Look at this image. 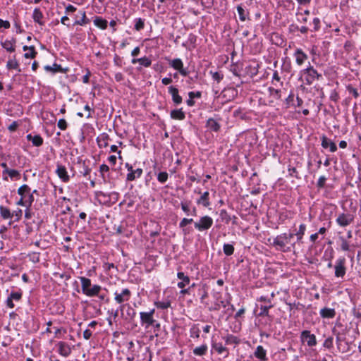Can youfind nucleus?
<instances>
[{
    "label": "nucleus",
    "mask_w": 361,
    "mask_h": 361,
    "mask_svg": "<svg viewBox=\"0 0 361 361\" xmlns=\"http://www.w3.org/2000/svg\"><path fill=\"white\" fill-rule=\"evenodd\" d=\"M294 236L293 233H283L276 235L271 243V245L276 250L288 252L291 251V248H295V243H291V240Z\"/></svg>",
    "instance_id": "1"
},
{
    "label": "nucleus",
    "mask_w": 361,
    "mask_h": 361,
    "mask_svg": "<svg viewBox=\"0 0 361 361\" xmlns=\"http://www.w3.org/2000/svg\"><path fill=\"white\" fill-rule=\"evenodd\" d=\"M274 307L271 299L268 296L261 295L256 298L253 312L257 317H269V310Z\"/></svg>",
    "instance_id": "2"
},
{
    "label": "nucleus",
    "mask_w": 361,
    "mask_h": 361,
    "mask_svg": "<svg viewBox=\"0 0 361 361\" xmlns=\"http://www.w3.org/2000/svg\"><path fill=\"white\" fill-rule=\"evenodd\" d=\"M79 280L81 283L82 293L89 298L96 297V295H98L102 290L100 285H92L91 280L89 278L80 276Z\"/></svg>",
    "instance_id": "3"
},
{
    "label": "nucleus",
    "mask_w": 361,
    "mask_h": 361,
    "mask_svg": "<svg viewBox=\"0 0 361 361\" xmlns=\"http://www.w3.org/2000/svg\"><path fill=\"white\" fill-rule=\"evenodd\" d=\"M300 73L301 78L307 85H312L316 80L322 79V73L310 64L306 68L301 70Z\"/></svg>",
    "instance_id": "4"
},
{
    "label": "nucleus",
    "mask_w": 361,
    "mask_h": 361,
    "mask_svg": "<svg viewBox=\"0 0 361 361\" xmlns=\"http://www.w3.org/2000/svg\"><path fill=\"white\" fill-rule=\"evenodd\" d=\"M114 295V300L116 303L119 305L121 314L123 316L124 309L128 305L126 302L130 300L132 296V292L129 288H126L121 290H116Z\"/></svg>",
    "instance_id": "5"
},
{
    "label": "nucleus",
    "mask_w": 361,
    "mask_h": 361,
    "mask_svg": "<svg viewBox=\"0 0 361 361\" xmlns=\"http://www.w3.org/2000/svg\"><path fill=\"white\" fill-rule=\"evenodd\" d=\"M154 313L155 309H152L148 312H140V324L145 329H147L149 327L152 326V324L154 323Z\"/></svg>",
    "instance_id": "6"
},
{
    "label": "nucleus",
    "mask_w": 361,
    "mask_h": 361,
    "mask_svg": "<svg viewBox=\"0 0 361 361\" xmlns=\"http://www.w3.org/2000/svg\"><path fill=\"white\" fill-rule=\"evenodd\" d=\"M213 219L205 215L200 218L198 221L194 223V227L198 231L202 232L209 230L213 225Z\"/></svg>",
    "instance_id": "7"
},
{
    "label": "nucleus",
    "mask_w": 361,
    "mask_h": 361,
    "mask_svg": "<svg viewBox=\"0 0 361 361\" xmlns=\"http://www.w3.org/2000/svg\"><path fill=\"white\" fill-rule=\"evenodd\" d=\"M168 63L171 68L177 71L182 76L186 77L188 75L189 71L187 68L184 67V64L181 59L176 58L173 59H168Z\"/></svg>",
    "instance_id": "8"
},
{
    "label": "nucleus",
    "mask_w": 361,
    "mask_h": 361,
    "mask_svg": "<svg viewBox=\"0 0 361 361\" xmlns=\"http://www.w3.org/2000/svg\"><path fill=\"white\" fill-rule=\"evenodd\" d=\"M355 215L351 213H340L336 219V223L340 227H347L354 222Z\"/></svg>",
    "instance_id": "9"
},
{
    "label": "nucleus",
    "mask_w": 361,
    "mask_h": 361,
    "mask_svg": "<svg viewBox=\"0 0 361 361\" xmlns=\"http://www.w3.org/2000/svg\"><path fill=\"white\" fill-rule=\"evenodd\" d=\"M345 258L344 257H340L336 262L334 267L335 269V276L337 278H343L346 273L345 267Z\"/></svg>",
    "instance_id": "10"
},
{
    "label": "nucleus",
    "mask_w": 361,
    "mask_h": 361,
    "mask_svg": "<svg viewBox=\"0 0 361 361\" xmlns=\"http://www.w3.org/2000/svg\"><path fill=\"white\" fill-rule=\"evenodd\" d=\"M23 298V290L18 289L17 291H12L6 300L7 307L13 309L15 307L13 301L20 302Z\"/></svg>",
    "instance_id": "11"
},
{
    "label": "nucleus",
    "mask_w": 361,
    "mask_h": 361,
    "mask_svg": "<svg viewBox=\"0 0 361 361\" xmlns=\"http://www.w3.org/2000/svg\"><path fill=\"white\" fill-rule=\"evenodd\" d=\"M57 353L62 357H67L72 353L71 345L65 341H59L55 345Z\"/></svg>",
    "instance_id": "12"
},
{
    "label": "nucleus",
    "mask_w": 361,
    "mask_h": 361,
    "mask_svg": "<svg viewBox=\"0 0 361 361\" xmlns=\"http://www.w3.org/2000/svg\"><path fill=\"white\" fill-rule=\"evenodd\" d=\"M300 339L302 342H306L309 347H314L317 343L316 336L311 334L309 330H304L301 332Z\"/></svg>",
    "instance_id": "13"
},
{
    "label": "nucleus",
    "mask_w": 361,
    "mask_h": 361,
    "mask_svg": "<svg viewBox=\"0 0 361 361\" xmlns=\"http://www.w3.org/2000/svg\"><path fill=\"white\" fill-rule=\"evenodd\" d=\"M221 292H215L213 293V297L215 299L216 302L214 304L213 307H209V311H219L221 307L225 308L227 306V304L229 302H225L221 299Z\"/></svg>",
    "instance_id": "14"
},
{
    "label": "nucleus",
    "mask_w": 361,
    "mask_h": 361,
    "mask_svg": "<svg viewBox=\"0 0 361 361\" xmlns=\"http://www.w3.org/2000/svg\"><path fill=\"white\" fill-rule=\"evenodd\" d=\"M55 173L63 183H66L70 181V176L65 166L57 164Z\"/></svg>",
    "instance_id": "15"
},
{
    "label": "nucleus",
    "mask_w": 361,
    "mask_h": 361,
    "mask_svg": "<svg viewBox=\"0 0 361 361\" xmlns=\"http://www.w3.org/2000/svg\"><path fill=\"white\" fill-rule=\"evenodd\" d=\"M17 39L16 37H12L11 39H6L4 41H1V46L9 53H13L16 51Z\"/></svg>",
    "instance_id": "16"
},
{
    "label": "nucleus",
    "mask_w": 361,
    "mask_h": 361,
    "mask_svg": "<svg viewBox=\"0 0 361 361\" xmlns=\"http://www.w3.org/2000/svg\"><path fill=\"white\" fill-rule=\"evenodd\" d=\"M293 57L295 58V63L298 66H302L308 59L307 54L300 48H297L295 50Z\"/></svg>",
    "instance_id": "17"
},
{
    "label": "nucleus",
    "mask_w": 361,
    "mask_h": 361,
    "mask_svg": "<svg viewBox=\"0 0 361 361\" xmlns=\"http://www.w3.org/2000/svg\"><path fill=\"white\" fill-rule=\"evenodd\" d=\"M168 92L171 95L173 102L179 105L183 102V98L179 94L178 89L175 86H170L168 87Z\"/></svg>",
    "instance_id": "18"
},
{
    "label": "nucleus",
    "mask_w": 361,
    "mask_h": 361,
    "mask_svg": "<svg viewBox=\"0 0 361 361\" xmlns=\"http://www.w3.org/2000/svg\"><path fill=\"white\" fill-rule=\"evenodd\" d=\"M321 145L324 149L329 148L331 152H335L337 150V146L334 142L323 135L321 137Z\"/></svg>",
    "instance_id": "19"
},
{
    "label": "nucleus",
    "mask_w": 361,
    "mask_h": 361,
    "mask_svg": "<svg viewBox=\"0 0 361 361\" xmlns=\"http://www.w3.org/2000/svg\"><path fill=\"white\" fill-rule=\"evenodd\" d=\"M6 67L8 70H16L18 73L21 72L20 63L16 59V55H13L12 56H10L6 63Z\"/></svg>",
    "instance_id": "20"
},
{
    "label": "nucleus",
    "mask_w": 361,
    "mask_h": 361,
    "mask_svg": "<svg viewBox=\"0 0 361 361\" xmlns=\"http://www.w3.org/2000/svg\"><path fill=\"white\" fill-rule=\"evenodd\" d=\"M254 356L259 361H267L268 357L267 355V350L264 348L262 345H257L255 352Z\"/></svg>",
    "instance_id": "21"
},
{
    "label": "nucleus",
    "mask_w": 361,
    "mask_h": 361,
    "mask_svg": "<svg viewBox=\"0 0 361 361\" xmlns=\"http://www.w3.org/2000/svg\"><path fill=\"white\" fill-rule=\"evenodd\" d=\"M23 50L24 51H25V53L23 55V57L26 59H35L38 54L37 51H36L35 46L24 45L23 47Z\"/></svg>",
    "instance_id": "22"
},
{
    "label": "nucleus",
    "mask_w": 361,
    "mask_h": 361,
    "mask_svg": "<svg viewBox=\"0 0 361 361\" xmlns=\"http://www.w3.org/2000/svg\"><path fill=\"white\" fill-rule=\"evenodd\" d=\"M319 314L323 319H333L336 317V312L334 308L326 307L320 310Z\"/></svg>",
    "instance_id": "23"
},
{
    "label": "nucleus",
    "mask_w": 361,
    "mask_h": 361,
    "mask_svg": "<svg viewBox=\"0 0 361 361\" xmlns=\"http://www.w3.org/2000/svg\"><path fill=\"white\" fill-rule=\"evenodd\" d=\"M111 140L109 135L103 133L97 137V142L99 148H105L109 145V141Z\"/></svg>",
    "instance_id": "24"
},
{
    "label": "nucleus",
    "mask_w": 361,
    "mask_h": 361,
    "mask_svg": "<svg viewBox=\"0 0 361 361\" xmlns=\"http://www.w3.org/2000/svg\"><path fill=\"white\" fill-rule=\"evenodd\" d=\"M338 242L340 245V249L343 252H350L353 245H351L350 241L348 240L344 236L341 235L338 237Z\"/></svg>",
    "instance_id": "25"
},
{
    "label": "nucleus",
    "mask_w": 361,
    "mask_h": 361,
    "mask_svg": "<svg viewBox=\"0 0 361 361\" xmlns=\"http://www.w3.org/2000/svg\"><path fill=\"white\" fill-rule=\"evenodd\" d=\"M177 278L180 280L177 283V286L178 288H185L186 286L189 285L190 283V279L188 276L185 275L182 271H178L177 273Z\"/></svg>",
    "instance_id": "26"
},
{
    "label": "nucleus",
    "mask_w": 361,
    "mask_h": 361,
    "mask_svg": "<svg viewBox=\"0 0 361 361\" xmlns=\"http://www.w3.org/2000/svg\"><path fill=\"white\" fill-rule=\"evenodd\" d=\"M206 127L209 128L211 131L217 133L221 129V125L219 121L213 118H209L207 119L206 123Z\"/></svg>",
    "instance_id": "27"
},
{
    "label": "nucleus",
    "mask_w": 361,
    "mask_h": 361,
    "mask_svg": "<svg viewBox=\"0 0 361 361\" xmlns=\"http://www.w3.org/2000/svg\"><path fill=\"white\" fill-rule=\"evenodd\" d=\"M32 18L35 23L42 26L44 25V21H43L44 15L39 8H35L33 11Z\"/></svg>",
    "instance_id": "28"
},
{
    "label": "nucleus",
    "mask_w": 361,
    "mask_h": 361,
    "mask_svg": "<svg viewBox=\"0 0 361 361\" xmlns=\"http://www.w3.org/2000/svg\"><path fill=\"white\" fill-rule=\"evenodd\" d=\"M212 348L219 355L225 353V357H228L229 355L228 349L224 346L221 343L212 342Z\"/></svg>",
    "instance_id": "29"
},
{
    "label": "nucleus",
    "mask_w": 361,
    "mask_h": 361,
    "mask_svg": "<svg viewBox=\"0 0 361 361\" xmlns=\"http://www.w3.org/2000/svg\"><path fill=\"white\" fill-rule=\"evenodd\" d=\"M26 138L28 141L32 142V145L35 147H40L44 142V140L40 135H32V134H28Z\"/></svg>",
    "instance_id": "30"
},
{
    "label": "nucleus",
    "mask_w": 361,
    "mask_h": 361,
    "mask_svg": "<svg viewBox=\"0 0 361 361\" xmlns=\"http://www.w3.org/2000/svg\"><path fill=\"white\" fill-rule=\"evenodd\" d=\"M236 9L240 21L245 22L246 20H250L249 11L245 10L241 4L238 5Z\"/></svg>",
    "instance_id": "31"
},
{
    "label": "nucleus",
    "mask_w": 361,
    "mask_h": 361,
    "mask_svg": "<svg viewBox=\"0 0 361 361\" xmlns=\"http://www.w3.org/2000/svg\"><path fill=\"white\" fill-rule=\"evenodd\" d=\"M197 204H201L204 206V207H208L211 202L209 201V192L208 191L204 192L200 198L197 200Z\"/></svg>",
    "instance_id": "32"
},
{
    "label": "nucleus",
    "mask_w": 361,
    "mask_h": 361,
    "mask_svg": "<svg viewBox=\"0 0 361 361\" xmlns=\"http://www.w3.org/2000/svg\"><path fill=\"white\" fill-rule=\"evenodd\" d=\"M131 63L133 64L138 63L140 66L148 68L152 65V60L147 56H144L140 59L133 58L131 60Z\"/></svg>",
    "instance_id": "33"
},
{
    "label": "nucleus",
    "mask_w": 361,
    "mask_h": 361,
    "mask_svg": "<svg viewBox=\"0 0 361 361\" xmlns=\"http://www.w3.org/2000/svg\"><path fill=\"white\" fill-rule=\"evenodd\" d=\"M143 171L142 169L138 168L135 170L133 169L130 173L127 174L126 180L128 181H133L136 178H139L142 175Z\"/></svg>",
    "instance_id": "34"
},
{
    "label": "nucleus",
    "mask_w": 361,
    "mask_h": 361,
    "mask_svg": "<svg viewBox=\"0 0 361 361\" xmlns=\"http://www.w3.org/2000/svg\"><path fill=\"white\" fill-rule=\"evenodd\" d=\"M44 69L47 72H51L53 74H55L56 73H65L62 66L60 64H57L56 63H54L52 66H44Z\"/></svg>",
    "instance_id": "35"
},
{
    "label": "nucleus",
    "mask_w": 361,
    "mask_h": 361,
    "mask_svg": "<svg viewBox=\"0 0 361 361\" xmlns=\"http://www.w3.org/2000/svg\"><path fill=\"white\" fill-rule=\"evenodd\" d=\"M198 294L200 295V300L202 304H204L206 307L208 305V303L205 302V300L208 298L209 293L208 289L206 285H203L202 288H199Z\"/></svg>",
    "instance_id": "36"
},
{
    "label": "nucleus",
    "mask_w": 361,
    "mask_h": 361,
    "mask_svg": "<svg viewBox=\"0 0 361 361\" xmlns=\"http://www.w3.org/2000/svg\"><path fill=\"white\" fill-rule=\"evenodd\" d=\"M223 339L225 341L226 345H238L240 343V339L233 334H227L223 337Z\"/></svg>",
    "instance_id": "37"
},
{
    "label": "nucleus",
    "mask_w": 361,
    "mask_h": 361,
    "mask_svg": "<svg viewBox=\"0 0 361 361\" xmlns=\"http://www.w3.org/2000/svg\"><path fill=\"white\" fill-rule=\"evenodd\" d=\"M208 346L206 343H203L200 346L195 347L192 350V353L195 356H204L207 353Z\"/></svg>",
    "instance_id": "38"
},
{
    "label": "nucleus",
    "mask_w": 361,
    "mask_h": 361,
    "mask_svg": "<svg viewBox=\"0 0 361 361\" xmlns=\"http://www.w3.org/2000/svg\"><path fill=\"white\" fill-rule=\"evenodd\" d=\"M170 116L174 120L183 121L185 118V112L183 111L182 109L172 110Z\"/></svg>",
    "instance_id": "39"
},
{
    "label": "nucleus",
    "mask_w": 361,
    "mask_h": 361,
    "mask_svg": "<svg viewBox=\"0 0 361 361\" xmlns=\"http://www.w3.org/2000/svg\"><path fill=\"white\" fill-rule=\"evenodd\" d=\"M94 24L102 30H106L108 26V21L101 16H96L94 19Z\"/></svg>",
    "instance_id": "40"
},
{
    "label": "nucleus",
    "mask_w": 361,
    "mask_h": 361,
    "mask_svg": "<svg viewBox=\"0 0 361 361\" xmlns=\"http://www.w3.org/2000/svg\"><path fill=\"white\" fill-rule=\"evenodd\" d=\"M259 64H250L245 68L246 73L251 78L256 76L258 74Z\"/></svg>",
    "instance_id": "41"
},
{
    "label": "nucleus",
    "mask_w": 361,
    "mask_h": 361,
    "mask_svg": "<svg viewBox=\"0 0 361 361\" xmlns=\"http://www.w3.org/2000/svg\"><path fill=\"white\" fill-rule=\"evenodd\" d=\"M200 329L199 324H193L189 330L190 337L195 339L200 338Z\"/></svg>",
    "instance_id": "42"
},
{
    "label": "nucleus",
    "mask_w": 361,
    "mask_h": 361,
    "mask_svg": "<svg viewBox=\"0 0 361 361\" xmlns=\"http://www.w3.org/2000/svg\"><path fill=\"white\" fill-rule=\"evenodd\" d=\"M307 226L305 224H301L299 226L298 231L295 234L297 238V242L300 243L306 231Z\"/></svg>",
    "instance_id": "43"
},
{
    "label": "nucleus",
    "mask_w": 361,
    "mask_h": 361,
    "mask_svg": "<svg viewBox=\"0 0 361 361\" xmlns=\"http://www.w3.org/2000/svg\"><path fill=\"white\" fill-rule=\"evenodd\" d=\"M31 188L27 184H23L18 189V194L23 198L25 199L27 194H30Z\"/></svg>",
    "instance_id": "44"
},
{
    "label": "nucleus",
    "mask_w": 361,
    "mask_h": 361,
    "mask_svg": "<svg viewBox=\"0 0 361 361\" xmlns=\"http://www.w3.org/2000/svg\"><path fill=\"white\" fill-rule=\"evenodd\" d=\"M0 216L3 219H9L12 218V214L10 209L4 206H0Z\"/></svg>",
    "instance_id": "45"
},
{
    "label": "nucleus",
    "mask_w": 361,
    "mask_h": 361,
    "mask_svg": "<svg viewBox=\"0 0 361 361\" xmlns=\"http://www.w3.org/2000/svg\"><path fill=\"white\" fill-rule=\"evenodd\" d=\"M80 13L81 14V19L75 20L74 23V25H79L83 26V25H85L90 23V20L87 17L86 12L84 11H80Z\"/></svg>",
    "instance_id": "46"
},
{
    "label": "nucleus",
    "mask_w": 361,
    "mask_h": 361,
    "mask_svg": "<svg viewBox=\"0 0 361 361\" xmlns=\"http://www.w3.org/2000/svg\"><path fill=\"white\" fill-rule=\"evenodd\" d=\"M268 92L269 96L273 97L275 99H280L281 98V90L279 89H275L273 87H269L268 88Z\"/></svg>",
    "instance_id": "47"
},
{
    "label": "nucleus",
    "mask_w": 361,
    "mask_h": 361,
    "mask_svg": "<svg viewBox=\"0 0 361 361\" xmlns=\"http://www.w3.org/2000/svg\"><path fill=\"white\" fill-rule=\"evenodd\" d=\"M145 19H142L141 18H137L134 20V29L136 31H140L144 29L145 27Z\"/></svg>",
    "instance_id": "48"
},
{
    "label": "nucleus",
    "mask_w": 361,
    "mask_h": 361,
    "mask_svg": "<svg viewBox=\"0 0 361 361\" xmlns=\"http://www.w3.org/2000/svg\"><path fill=\"white\" fill-rule=\"evenodd\" d=\"M209 74L211 75L212 79L217 83H219L224 79V77L221 71H210Z\"/></svg>",
    "instance_id": "49"
},
{
    "label": "nucleus",
    "mask_w": 361,
    "mask_h": 361,
    "mask_svg": "<svg viewBox=\"0 0 361 361\" xmlns=\"http://www.w3.org/2000/svg\"><path fill=\"white\" fill-rule=\"evenodd\" d=\"M191 206V201H181L180 202V207L183 212L186 215H190V207Z\"/></svg>",
    "instance_id": "50"
},
{
    "label": "nucleus",
    "mask_w": 361,
    "mask_h": 361,
    "mask_svg": "<svg viewBox=\"0 0 361 361\" xmlns=\"http://www.w3.org/2000/svg\"><path fill=\"white\" fill-rule=\"evenodd\" d=\"M154 305L161 310H166L171 307V302L169 300L166 301H155L154 302Z\"/></svg>",
    "instance_id": "51"
},
{
    "label": "nucleus",
    "mask_w": 361,
    "mask_h": 361,
    "mask_svg": "<svg viewBox=\"0 0 361 361\" xmlns=\"http://www.w3.org/2000/svg\"><path fill=\"white\" fill-rule=\"evenodd\" d=\"M235 250L234 246L231 244L225 243L223 246L224 253L226 256H231L233 254Z\"/></svg>",
    "instance_id": "52"
},
{
    "label": "nucleus",
    "mask_w": 361,
    "mask_h": 361,
    "mask_svg": "<svg viewBox=\"0 0 361 361\" xmlns=\"http://www.w3.org/2000/svg\"><path fill=\"white\" fill-rule=\"evenodd\" d=\"M346 90L350 94H351L355 99H357L360 97V93L358 90L353 86V85L349 84L346 85Z\"/></svg>",
    "instance_id": "53"
},
{
    "label": "nucleus",
    "mask_w": 361,
    "mask_h": 361,
    "mask_svg": "<svg viewBox=\"0 0 361 361\" xmlns=\"http://www.w3.org/2000/svg\"><path fill=\"white\" fill-rule=\"evenodd\" d=\"M288 172L289 176L294 177L297 179L300 178V177L299 176V172L295 167L292 166L291 165H288Z\"/></svg>",
    "instance_id": "54"
},
{
    "label": "nucleus",
    "mask_w": 361,
    "mask_h": 361,
    "mask_svg": "<svg viewBox=\"0 0 361 361\" xmlns=\"http://www.w3.org/2000/svg\"><path fill=\"white\" fill-rule=\"evenodd\" d=\"M11 179L18 180L20 178V173L16 169H9L6 173Z\"/></svg>",
    "instance_id": "55"
},
{
    "label": "nucleus",
    "mask_w": 361,
    "mask_h": 361,
    "mask_svg": "<svg viewBox=\"0 0 361 361\" xmlns=\"http://www.w3.org/2000/svg\"><path fill=\"white\" fill-rule=\"evenodd\" d=\"M169 174L166 171H162L158 173L157 175V180L160 183H164L168 180Z\"/></svg>",
    "instance_id": "56"
},
{
    "label": "nucleus",
    "mask_w": 361,
    "mask_h": 361,
    "mask_svg": "<svg viewBox=\"0 0 361 361\" xmlns=\"http://www.w3.org/2000/svg\"><path fill=\"white\" fill-rule=\"evenodd\" d=\"M271 82L275 86H277L276 82H280V85H283V82H281V77L279 76L277 71H274L273 73Z\"/></svg>",
    "instance_id": "57"
},
{
    "label": "nucleus",
    "mask_w": 361,
    "mask_h": 361,
    "mask_svg": "<svg viewBox=\"0 0 361 361\" xmlns=\"http://www.w3.org/2000/svg\"><path fill=\"white\" fill-rule=\"evenodd\" d=\"M333 342H334V338L332 336H329L327 338H326L323 343V346L325 348H327V349H331L334 346L333 345Z\"/></svg>",
    "instance_id": "58"
},
{
    "label": "nucleus",
    "mask_w": 361,
    "mask_h": 361,
    "mask_svg": "<svg viewBox=\"0 0 361 361\" xmlns=\"http://www.w3.org/2000/svg\"><path fill=\"white\" fill-rule=\"evenodd\" d=\"M220 216L221 218L225 221L226 224H228V222L231 220V216L228 214L226 210L221 209L220 211Z\"/></svg>",
    "instance_id": "59"
},
{
    "label": "nucleus",
    "mask_w": 361,
    "mask_h": 361,
    "mask_svg": "<svg viewBox=\"0 0 361 361\" xmlns=\"http://www.w3.org/2000/svg\"><path fill=\"white\" fill-rule=\"evenodd\" d=\"M314 27L312 30V32H317L321 28V20L319 18H314L312 20Z\"/></svg>",
    "instance_id": "60"
},
{
    "label": "nucleus",
    "mask_w": 361,
    "mask_h": 361,
    "mask_svg": "<svg viewBox=\"0 0 361 361\" xmlns=\"http://www.w3.org/2000/svg\"><path fill=\"white\" fill-rule=\"evenodd\" d=\"M57 126L60 130H66L68 128L67 121L64 118H61L58 121Z\"/></svg>",
    "instance_id": "61"
},
{
    "label": "nucleus",
    "mask_w": 361,
    "mask_h": 361,
    "mask_svg": "<svg viewBox=\"0 0 361 361\" xmlns=\"http://www.w3.org/2000/svg\"><path fill=\"white\" fill-rule=\"evenodd\" d=\"M326 178L324 176H321L317 183V187L319 189L323 188L325 186Z\"/></svg>",
    "instance_id": "62"
},
{
    "label": "nucleus",
    "mask_w": 361,
    "mask_h": 361,
    "mask_svg": "<svg viewBox=\"0 0 361 361\" xmlns=\"http://www.w3.org/2000/svg\"><path fill=\"white\" fill-rule=\"evenodd\" d=\"M193 222L192 219L183 218L179 223V228H182L186 227L187 225Z\"/></svg>",
    "instance_id": "63"
},
{
    "label": "nucleus",
    "mask_w": 361,
    "mask_h": 361,
    "mask_svg": "<svg viewBox=\"0 0 361 361\" xmlns=\"http://www.w3.org/2000/svg\"><path fill=\"white\" fill-rule=\"evenodd\" d=\"M114 63L115 66L121 68L123 66V59L120 56L115 54L114 57Z\"/></svg>",
    "instance_id": "64"
}]
</instances>
